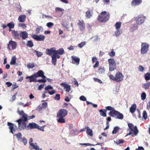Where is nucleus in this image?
<instances>
[{
  "label": "nucleus",
  "mask_w": 150,
  "mask_h": 150,
  "mask_svg": "<svg viewBox=\"0 0 150 150\" xmlns=\"http://www.w3.org/2000/svg\"><path fill=\"white\" fill-rule=\"evenodd\" d=\"M68 113L67 110L64 109H60L57 114V120L58 122L61 123H65L64 117Z\"/></svg>",
  "instance_id": "f257e3e1"
},
{
  "label": "nucleus",
  "mask_w": 150,
  "mask_h": 150,
  "mask_svg": "<svg viewBox=\"0 0 150 150\" xmlns=\"http://www.w3.org/2000/svg\"><path fill=\"white\" fill-rule=\"evenodd\" d=\"M110 14L109 13L106 11L101 12L99 15L98 20L101 23H104L107 22L109 19Z\"/></svg>",
  "instance_id": "f03ea898"
},
{
  "label": "nucleus",
  "mask_w": 150,
  "mask_h": 150,
  "mask_svg": "<svg viewBox=\"0 0 150 150\" xmlns=\"http://www.w3.org/2000/svg\"><path fill=\"white\" fill-rule=\"evenodd\" d=\"M109 77L110 79L116 82L122 81L123 80L124 77L122 74L119 71L117 72L115 76L112 75H110L109 76Z\"/></svg>",
  "instance_id": "7ed1b4c3"
},
{
  "label": "nucleus",
  "mask_w": 150,
  "mask_h": 150,
  "mask_svg": "<svg viewBox=\"0 0 150 150\" xmlns=\"http://www.w3.org/2000/svg\"><path fill=\"white\" fill-rule=\"evenodd\" d=\"M109 114L110 116L115 117L116 119H119L122 120L124 117L122 114L116 110L110 111Z\"/></svg>",
  "instance_id": "20e7f679"
},
{
  "label": "nucleus",
  "mask_w": 150,
  "mask_h": 150,
  "mask_svg": "<svg viewBox=\"0 0 150 150\" xmlns=\"http://www.w3.org/2000/svg\"><path fill=\"white\" fill-rule=\"evenodd\" d=\"M108 62L109 64V71H112L116 69V64L113 58L108 59Z\"/></svg>",
  "instance_id": "39448f33"
},
{
  "label": "nucleus",
  "mask_w": 150,
  "mask_h": 150,
  "mask_svg": "<svg viewBox=\"0 0 150 150\" xmlns=\"http://www.w3.org/2000/svg\"><path fill=\"white\" fill-rule=\"evenodd\" d=\"M18 125V128L20 130H24L27 128L26 121L21 117L16 121Z\"/></svg>",
  "instance_id": "423d86ee"
},
{
  "label": "nucleus",
  "mask_w": 150,
  "mask_h": 150,
  "mask_svg": "<svg viewBox=\"0 0 150 150\" xmlns=\"http://www.w3.org/2000/svg\"><path fill=\"white\" fill-rule=\"evenodd\" d=\"M146 19V17L142 14H141L135 17L134 20L137 25H140L144 23Z\"/></svg>",
  "instance_id": "0eeeda50"
},
{
  "label": "nucleus",
  "mask_w": 150,
  "mask_h": 150,
  "mask_svg": "<svg viewBox=\"0 0 150 150\" xmlns=\"http://www.w3.org/2000/svg\"><path fill=\"white\" fill-rule=\"evenodd\" d=\"M128 126L130 129V131H133L134 132L133 134L132 135V137H134L137 135L139 132L137 126H134L131 123H128Z\"/></svg>",
  "instance_id": "6e6552de"
},
{
  "label": "nucleus",
  "mask_w": 150,
  "mask_h": 150,
  "mask_svg": "<svg viewBox=\"0 0 150 150\" xmlns=\"http://www.w3.org/2000/svg\"><path fill=\"white\" fill-rule=\"evenodd\" d=\"M149 45L146 42L143 43L141 45V53L142 54H146L149 50Z\"/></svg>",
  "instance_id": "1a4fd4ad"
},
{
  "label": "nucleus",
  "mask_w": 150,
  "mask_h": 150,
  "mask_svg": "<svg viewBox=\"0 0 150 150\" xmlns=\"http://www.w3.org/2000/svg\"><path fill=\"white\" fill-rule=\"evenodd\" d=\"M18 112L21 116H22L21 117L26 122L28 120L31 119V116H28L24 112L23 110L20 111L18 110Z\"/></svg>",
  "instance_id": "9d476101"
},
{
  "label": "nucleus",
  "mask_w": 150,
  "mask_h": 150,
  "mask_svg": "<svg viewBox=\"0 0 150 150\" xmlns=\"http://www.w3.org/2000/svg\"><path fill=\"white\" fill-rule=\"evenodd\" d=\"M78 21L77 25L80 30L81 31H84L86 28L84 21L83 20H78Z\"/></svg>",
  "instance_id": "9b49d317"
},
{
  "label": "nucleus",
  "mask_w": 150,
  "mask_h": 150,
  "mask_svg": "<svg viewBox=\"0 0 150 150\" xmlns=\"http://www.w3.org/2000/svg\"><path fill=\"white\" fill-rule=\"evenodd\" d=\"M32 37L34 40L38 41H43L45 38V36L43 35H37L35 34H33Z\"/></svg>",
  "instance_id": "f8f14e48"
},
{
  "label": "nucleus",
  "mask_w": 150,
  "mask_h": 150,
  "mask_svg": "<svg viewBox=\"0 0 150 150\" xmlns=\"http://www.w3.org/2000/svg\"><path fill=\"white\" fill-rule=\"evenodd\" d=\"M17 45V43L16 42L12 40H10L8 44L7 45V47L9 50H10L11 49L10 47H11V49L13 50L16 48Z\"/></svg>",
  "instance_id": "ddd939ff"
},
{
  "label": "nucleus",
  "mask_w": 150,
  "mask_h": 150,
  "mask_svg": "<svg viewBox=\"0 0 150 150\" xmlns=\"http://www.w3.org/2000/svg\"><path fill=\"white\" fill-rule=\"evenodd\" d=\"M7 125L9 126V128L10 130V132L13 134L14 132L16 131V126L13 123H11L10 122H7Z\"/></svg>",
  "instance_id": "4468645a"
},
{
  "label": "nucleus",
  "mask_w": 150,
  "mask_h": 150,
  "mask_svg": "<svg viewBox=\"0 0 150 150\" xmlns=\"http://www.w3.org/2000/svg\"><path fill=\"white\" fill-rule=\"evenodd\" d=\"M12 35L13 37L16 39L20 40L21 38V33H19L18 32L15 30H12Z\"/></svg>",
  "instance_id": "2eb2a0df"
},
{
  "label": "nucleus",
  "mask_w": 150,
  "mask_h": 150,
  "mask_svg": "<svg viewBox=\"0 0 150 150\" xmlns=\"http://www.w3.org/2000/svg\"><path fill=\"white\" fill-rule=\"evenodd\" d=\"M72 63L73 64H76L77 65H79L80 62V59L75 56H72L71 57Z\"/></svg>",
  "instance_id": "dca6fc26"
},
{
  "label": "nucleus",
  "mask_w": 150,
  "mask_h": 150,
  "mask_svg": "<svg viewBox=\"0 0 150 150\" xmlns=\"http://www.w3.org/2000/svg\"><path fill=\"white\" fill-rule=\"evenodd\" d=\"M55 48L54 47L51 48L50 49H47L46 50V53L49 56H52L53 54H54V49Z\"/></svg>",
  "instance_id": "f3484780"
},
{
  "label": "nucleus",
  "mask_w": 150,
  "mask_h": 150,
  "mask_svg": "<svg viewBox=\"0 0 150 150\" xmlns=\"http://www.w3.org/2000/svg\"><path fill=\"white\" fill-rule=\"evenodd\" d=\"M38 125L34 122L29 123L27 126V128L30 129H37L38 128Z\"/></svg>",
  "instance_id": "a211bd4d"
},
{
  "label": "nucleus",
  "mask_w": 150,
  "mask_h": 150,
  "mask_svg": "<svg viewBox=\"0 0 150 150\" xmlns=\"http://www.w3.org/2000/svg\"><path fill=\"white\" fill-rule=\"evenodd\" d=\"M60 85L64 87V89H65L67 92H69L71 90V86L66 84L65 82L61 83H60Z\"/></svg>",
  "instance_id": "6ab92c4d"
},
{
  "label": "nucleus",
  "mask_w": 150,
  "mask_h": 150,
  "mask_svg": "<svg viewBox=\"0 0 150 150\" xmlns=\"http://www.w3.org/2000/svg\"><path fill=\"white\" fill-rule=\"evenodd\" d=\"M142 2V0H133L131 2V5L132 6H135L141 4Z\"/></svg>",
  "instance_id": "aec40b11"
},
{
  "label": "nucleus",
  "mask_w": 150,
  "mask_h": 150,
  "mask_svg": "<svg viewBox=\"0 0 150 150\" xmlns=\"http://www.w3.org/2000/svg\"><path fill=\"white\" fill-rule=\"evenodd\" d=\"M35 74H33L32 75L27 76L25 78L26 79H30V82H36L37 79L36 77H35Z\"/></svg>",
  "instance_id": "412c9836"
},
{
  "label": "nucleus",
  "mask_w": 150,
  "mask_h": 150,
  "mask_svg": "<svg viewBox=\"0 0 150 150\" xmlns=\"http://www.w3.org/2000/svg\"><path fill=\"white\" fill-rule=\"evenodd\" d=\"M93 14V10L89 9L86 12V16L87 18H90Z\"/></svg>",
  "instance_id": "4be33fe9"
},
{
  "label": "nucleus",
  "mask_w": 150,
  "mask_h": 150,
  "mask_svg": "<svg viewBox=\"0 0 150 150\" xmlns=\"http://www.w3.org/2000/svg\"><path fill=\"white\" fill-rule=\"evenodd\" d=\"M28 34L26 31H21V37L23 40H25L28 37Z\"/></svg>",
  "instance_id": "5701e85b"
},
{
  "label": "nucleus",
  "mask_w": 150,
  "mask_h": 150,
  "mask_svg": "<svg viewBox=\"0 0 150 150\" xmlns=\"http://www.w3.org/2000/svg\"><path fill=\"white\" fill-rule=\"evenodd\" d=\"M26 16L25 15H20L18 18V20L19 22H23L26 20Z\"/></svg>",
  "instance_id": "b1692460"
},
{
  "label": "nucleus",
  "mask_w": 150,
  "mask_h": 150,
  "mask_svg": "<svg viewBox=\"0 0 150 150\" xmlns=\"http://www.w3.org/2000/svg\"><path fill=\"white\" fill-rule=\"evenodd\" d=\"M136 108L137 106L135 104H132L130 108V112L132 114L134 113L135 111Z\"/></svg>",
  "instance_id": "393cba45"
},
{
  "label": "nucleus",
  "mask_w": 150,
  "mask_h": 150,
  "mask_svg": "<svg viewBox=\"0 0 150 150\" xmlns=\"http://www.w3.org/2000/svg\"><path fill=\"white\" fill-rule=\"evenodd\" d=\"M85 128L87 129L86 132L87 134L90 136H92L93 135L92 130L88 126L86 127Z\"/></svg>",
  "instance_id": "a878e982"
},
{
  "label": "nucleus",
  "mask_w": 150,
  "mask_h": 150,
  "mask_svg": "<svg viewBox=\"0 0 150 150\" xmlns=\"http://www.w3.org/2000/svg\"><path fill=\"white\" fill-rule=\"evenodd\" d=\"M64 50L63 48H62L59 49L58 50H54V54H58L59 55H62L64 54Z\"/></svg>",
  "instance_id": "bb28decb"
},
{
  "label": "nucleus",
  "mask_w": 150,
  "mask_h": 150,
  "mask_svg": "<svg viewBox=\"0 0 150 150\" xmlns=\"http://www.w3.org/2000/svg\"><path fill=\"white\" fill-rule=\"evenodd\" d=\"M44 74V72L42 70L38 71L35 74V77L37 78L38 77H41L43 74Z\"/></svg>",
  "instance_id": "cd10ccee"
},
{
  "label": "nucleus",
  "mask_w": 150,
  "mask_h": 150,
  "mask_svg": "<svg viewBox=\"0 0 150 150\" xmlns=\"http://www.w3.org/2000/svg\"><path fill=\"white\" fill-rule=\"evenodd\" d=\"M52 57V63L54 65H56L57 63V58L55 54H53L51 56Z\"/></svg>",
  "instance_id": "c85d7f7f"
},
{
  "label": "nucleus",
  "mask_w": 150,
  "mask_h": 150,
  "mask_svg": "<svg viewBox=\"0 0 150 150\" xmlns=\"http://www.w3.org/2000/svg\"><path fill=\"white\" fill-rule=\"evenodd\" d=\"M138 25L137 23L132 25L130 28L131 30L133 32L137 30L138 28Z\"/></svg>",
  "instance_id": "c756f323"
},
{
  "label": "nucleus",
  "mask_w": 150,
  "mask_h": 150,
  "mask_svg": "<svg viewBox=\"0 0 150 150\" xmlns=\"http://www.w3.org/2000/svg\"><path fill=\"white\" fill-rule=\"evenodd\" d=\"M99 111L100 112V114L103 117H106L107 115L106 112L107 111L106 110L101 109L99 110Z\"/></svg>",
  "instance_id": "7c9ffc66"
},
{
  "label": "nucleus",
  "mask_w": 150,
  "mask_h": 150,
  "mask_svg": "<svg viewBox=\"0 0 150 150\" xmlns=\"http://www.w3.org/2000/svg\"><path fill=\"white\" fill-rule=\"evenodd\" d=\"M105 70L103 67H100L98 69V72L100 74H103L105 73Z\"/></svg>",
  "instance_id": "2f4dec72"
},
{
  "label": "nucleus",
  "mask_w": 150,
  "mask_h": 150,
  "mask_svg": "<svg viewBox=\"0 0 150 150\" xmlns=\"http://www.w3.org/2000/svg\"><path fill=\"white\" fill-rule=\"evenodd\" d=\"M26 45L28 47H31L33 46L34 45L32 41L30 40L27 41Z\"/></svg>",
  "instance_id": "473e14b6"
},
{
  "label": "nucleus",
  "mask_w": 150,
  "mask_h": 150,
  "mask_svg": "<svg viewBox=\"0 0 150 150\" xmlns=\"http://www.w3.org/2000/svg\"><path fill=\"white\" fill-rule=\"evenodd\" d=\"M150 86V82H148L144 84L143 87L145 89H148Z\"/></svg>",
  "instance_id": "72a5a7b5"
},
{
  "label": "nucleus",
  "mask_w": 150,
  "mask_h": 150,
  "mask_svg": "<svg viewBox=\"0 0 150 150\" xmlns=\"http://www.w3.org/2000/svg\"><path fill=\"white\" fill-rule=\"evenodd\" d=\"M121 23L120 22H117L115 25V27L116 30H118L120 28L121 26Z\"/></svg>",
  "instance_id": "f704fd0d"
},
{
  "label": "nucleus",
  "mask_w": 150,
  "mask_h": 150,
  "mask_svg": "<svg viewBox=\"0 0 150 150\" xmlns=\"http://www.w3.org/2000/svg\"><path fill=\"white\" fill-rule=\"evenodd\" d=\"M7 26L10 28L11 29L14 28V24L13 22H11L7 24Z\"/></svg>",
  "instance_id": "c9c22d12"
},
{
  "label": "nucleus",
  "mask_w": 150,
  "mask_h": 150,
  "mask_svg": "<svg viewBox=\"0 0 150 150\" xmlns=\"http://www.w3.org/2000/svg\"><path fill=\"white\" fill-rule=\"evenodd\" d=\"M120 129V128L118 127H115L114 128L113 130L112 131L113 134H116L118 132Z\"/></svg>",
  "instance_id": "e433bc0d"
},
{
  "label": "nucleus",
  "mask_w": 150,
  "mask_h": 150,
  "mask_svg": "<svg viewBox=\"0 0 150 150\" xmlns=\"http://www.w3.org/2000/svg\"><path fill=\"white\" fill-rule=\"evenodd\" d=\"M35 67V64L34 63H28L27 65V67L28 69L33 68Z\"/></svg>",
  "instance_id": "4c0bfd02"
},
{
  "label": "nucleus",
  "mask_w": 150,
  "mask_h": 150,
  "mask_svg": "<svg viewBox=\"0 0 150 150\" xmlns=\"http://www.w3.org/2000/svg\"><path fill=\"white\" fill-rule=\"evenodd\" d=\"M15 136H16V138L18 140H21L22 139V134L20 132H19L17 134H15Z\"/></svg>",
  "instance_id": "58836bf2"
},
{
  "label": "nucleus",
  "mask_w": 150,
  "mask_h": 150,
  "mask_svg": "<svg viewBox=\"0 0 150 150\" xmlns=\"http://www.w3.org/2000/svg\"><path fill=\"white\" fill-rule=\"evenodd\" d=\"M34 52L36 53V55L38 57H41L43 54L42 53L40 52H39L36 50H34Z\"/></svg>",
  "instance_id": "ea45409f"
},
{
  "label": "nucleus",
  "mask_w": 150,
  "mask_h": 150,
  "mask_svg": "<svg viewBox=\"0 0 150 150\" xmlns=\"http://www.w3.org/2000/svg\"><path fill=\"white\" fill-rule=\"evenodd\" d=\"M16 63V58L15 57H13L10 62V64L11 65H13Z\"/></svg>",
  "instance_id": "a19ab883"
},
{
  "label": "nucleus",
  "mask_w": 150,
  "mask_h": 150,
  "mask_svg": "<svg viewBox=\"0 0 150 150\" xmlns=\"http://www.w3.org/2000/svg\"><path fill=\"white\" fill-rule=\"evenodd\" d=\"M145 79L146 80H149L150 79V74L149 73H146L144 76Z\"/></svg>",
  "instance_id": "79ce46f5"
},
{
  "label": "nucleus",
  "mask_w": 150,
  "mask_h": 150,
  "mask_svg": "<svg viewBox=\"0 0 150 150\" xmlns=\"http://www.w3.org/2000/svg\"><path fill=\"white\" fill-rule=\"evenodd\" d=\"M33 139L32 138H31L30 139L29 142V143L30 144V145L32 146L33 148L34 147L36 146V145H35V144H34L33 143Z\"/></svg>",
  "instance_id": "37998d69"
},
{
  "label": "nucleus",
  "mask_w": 150,
  "mask_h": 150,
  "mask_svg": "<svg viewBox=\"0 0 150 150\" xmlns=\"http://www.w3.org/2000/svg\"><path fill=\"white\" fill-rule=\"evenodd\" d=\"M143 118L145 120H146L147 118V113L145 110H144L143 111Z\"/></svg>",
  "instance_id": "c03bdc74"
},
{
  "label": "nucleus",
  "mask_w": 150,
  "mask_h": 150,
  "mask_svg": "<svg viewBox=\"0 0 150 150\" xmlns=\"http://www.w3.org/2000/svg\"><path fill=\"white\" fill-rule=\"evenodd\" d=\"M43 29L42 28L41 26H38L36 29V33L38 34L40 33V31L41 29Z\"/></svg>",
  "instance_id": "a18cd8bd"
},
{
  "label": "nucleus",
  "mask_w": 150,
  "mask_h": 150,
  "mask_svg": "<svg viewBox=\"0 0 150 150\" xmlns=\"http://www.w3.org/2000/svg\"><path fill=\"white\" fill-rule=\"evenodd\" d=\"M124 142V140L122 139H117L116 140V143L118 145L121 143H123Z\"/></svg>",
  "instance_id": "49530a36"
},
{
  "label": "nucleus",
  "mask_w": 150,
  "mask_h": 150,
  "mask_svg": "<svg viewBox=\"0 0 150 150\" xmlns=\"http://www.w3.org/2000/svg\"><path fill=\"white\" fill-rule=\"evenodd\" d=\"M86 44V42H82L78 44V46L80 48L82 47Z\"/></svg>",
  "instance_id": "de8ad7c7"
},
{
  "label": "nucleus",
  "mask_w": 150,
  "mask_h": 150,
  "mask_svg": "<svg viewBox=\"0 0 150 150\" xmlns=\"http://www.w3.org/2000/svg\"><path fill=\"white\" fill-rule=\"evenodd\" d=\"M21 142H22L25 145L27 142V141L25 137H24L22 139H21Z\"/></svg>",
  "instance_id": "09e8293b"
},
{
  "label": "nucleus",
  "mask_w": 150,
  "mask_h": 150,
  "mask_svg": "<svg viewBox=\"0 0 150 150\" xmlns=\"http://www.w3.org/2000/svg\"><path fill=\"white\" fill-rule=\"evenodd\" d=\"M122 32L121 31H120L119 30H118L115 32V35L116 36H119L121 34Z\"/></svg>",
  "instance_id": "8fccbe9b"
},
{
  "label": "nucleus",
  "mask_w": 150,
  "mask_h": 150,
  "mask_svg": "<svg viewBox=\"0 0 150 150\" xmlns=\"http://www.w3.org/2000/svg\"><path fill=\"white\" fill-rule=\"evenodd\" d=\"M106 110H110V111H112L113 110H115L114 108L111 106H108L106 107Z\"/></svg>",
  "instance_id": "3c124183"
},
{
  "label": "nucleus",
  "mask_w": 150,
  "mask_h": 150,
  "mask_svg": "<svg viewBox=\"0 0 150 150\" xmlns=\"http://www.w3.org/2000/svg\"><path fill=\"white\" fill-rule=\"evenodd\" d=\"M146 94L145 93L143 92L142 93L141 95V97L142 99V100H144L146 98Z\"/></svg>",
  "instance_id": "603ef678"
},
{
  "label": "nucleus",
  "mask_w": 150,
  "mask_h": 150,
  "mask_svg": "<svg viewBox=\"0 0 150 150\" xmlns=\"http://www.w3.org/2000/svg\"><path fill=\"white\" fill-rule=\"evenodd\" d=\"M46 80L45 79L37 80V81H36V82H38L40 83H41L42 82L45 83L46 82Z\"/></svg>",
  "instance_id": "864d4df0"
},
{
  "label": "nucleus",
  "mask_w": 150,
  "mask_h": 150,
  "mask_svg": "<svg viewBox=\"0 0 150 150\" xmlns=\"http://www.w3.org/2000/svg\"><path fill=\"white\" fill-rule=\"evenodd\" d=\"M113 49L112 50V51L108 53L109 55L111 57H112L115 55V52L113 51Z\"/></svg>",
  "instance_id": "5fc2aeb1"
},
{
  "label": "nucleus",
  "mask_w": 150,
  "mask_h": 150,
  "mask_svg": "<svg viewBox=\"0 0 150 150\" xmlns=\"http://www.w3.org/2000/svg\"><path fill=\"white\" fill-rule=\"evenodd\" d=\"M54 25V24L51 22H49L47 23L46 25L48 28H51Z\"/></svg>",
  "instance_id": "6e6d98bb"
},
{
  "label": "nucleus",
  "mask_w": 150,
  "mask_h": 150,
  "mask_svg": "<svg viewBox=\"0 0 150 150\" xmlns=\"http://www.w3.org/2000/svg\"><path fill=\"white\" fill-rule=\"evenodd\" d=\"M45 90H48L53 89V87L50 85H48L45 88Z\"/></svg>",
  "instance_id": "4d7b16f0"
},
{
  "label": "nucleus",
  "mask_w": 150,
  "mask_h": 150,
  "mask_svg": "<svg viewBox=\"0 0 150 150\" xmlns=\"http://www.w3.org/2000/svg\"><path fill=\"white\" fill-rule=\"evenodd\" d=\"M54 99L57 100H59L60 99V95L59 94H57L54 97Z\"/></svg>",
  "instance_id": "13d9d810"
},
{
  "label": "nucleus",
  "mask_w": 150,
  "mask_h": 150,
  "mask_svg": "<svg viewBox=\"0 0 150 150\" xmlns=\"http://www.w3.org/2000/svg\"><path fill=\"white\" fill-rule=\"evenodd\" d=\"M79 99L83 101H86V98L83 96H82L80 97Z\"/></svg>",
  "instance_id": "bf43d9fd"
},
{
  "label": "nucleus",
  "mask_w": 150,
  "mask_h": 150,
  "mask_svg": "<svg viewBox=\"0 0 150 150\" xmlns=\"http://www.w3.org/2000/svg\"><path fill=\"white\" fill-rule=\"evenodd\" d=\"M19 26L22 27L23 28H25L27 27L26 24L23 23H20L19 24Z\"/></svg>",
  "instance_id": "052dcab7"
},
{
  "label": "nucleus",
  "mask_w": 150,
  "mask_h": 150,
  "mask_svg": "<svg viewBox=\"0 0 150 150\" xmlns=\"http://www.w3.org/2000/svg\"><path fill=\"white\" fill-rule=\"evenodd\" d=\"M93 79L95 81H97L98 83H102V81L100 79L98 78H93Z\"/></svg>",
  "instance_id": "680f3d73"
},
{
  "label": "nucleus",
  "mask_w": 150,
  "mask_h": 150,
  "mask_svg": "<svg viewBox=\"0 0 150 150\" xmlns=\"http://www.w3.org/2000/svg\"><path fill=\"white\" fill-rule=\"evenodd\" d=\"M55 10L56 11H61L62 12L64 11V9H62V8L59 7H56L55 8Z\"/></svg>",
  "instance_id": "e2e57ef3"
},
{
  "label": "nucleus",
  "mask_w": 150,
  "mask_h": 150,
  "mask_svg": "<svg viewBox=\"0 0 150 150\" xmlns=\"http://www.w3.org/2000/svg\"><path fill=\"white\" fill-rule=\"evenodd\" d=\"M47 92L50 95H52L55 93V91L54 90L51 91H49Z\"/></svg>",
  "instance_id": "0e129e2a"
},
{
  "label": "nucleus",
  "mask_w": 150,
  "mask_h": 150,
  "mask_svg": "<svg viewBox=\"0 0 150 150\" xmlns=\"http://www.w3.org/2000/svg\"><path fill=\"white\" fill-rule=\"evenodd\" d=\"M36 146L33 148V149L36 150H42V149L41 148H39V146L37 145V143H35Z\"/></svg>",
  "instance_id": "69168bd1"
},
{
  "label": "nucleus",
  "mask_w": 150,
  "mask_h": 150,
  "mask_svg": "<svg viewBox=\"0 0 150 150\" xmlns=\"http://www.w3.org/2000/svg\"><path fill=\"white\" fill-rule=\"evenodd\" d=\"M99 65V62L98 61H97L95 64L93 66V67L95 68L98 67Z\"/></svg>",
  "instance_id": "338daca9"
},
{
  "label": "nucleus",
  "mask_w": 150,
  "mask_h": 150,
  "mask_svg": "<svg viewBox=\"0 0 150 150\" xmlns=\"http://www.w3.org/2000/svg\"><path fill=\"white\" fill-rule=\"evenodd\" d=\"M138 69L139 71L142 72L144 70V68L141 65H140Z\"/></svg>",
  "instance_id": "774afa93"
}]
</instances>
